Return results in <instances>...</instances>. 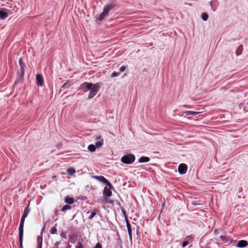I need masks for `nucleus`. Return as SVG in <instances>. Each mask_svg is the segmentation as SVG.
Masks as SVG:
<instances>
[{
    "instance_id": "nucleus-27",
    "label": "nucleus",
    "mask_w": 248,
    "mask_h": 248,
    "mask_svg": "<svg viewBox=\"0 0 248 248\" xmlns=\"http://www.w3.org/2000/svg\"><path fill=\"white\" fill-rule=\"evenodd\" d=\"M188 244H189V242H188V241H186V240H185V241L182 243V247L183 248H185L187 245H188Z\"/></svg>"
},
{
    "instance_id": "nucleus-14",
    "label": "nucleus",
    "mask_w": 248,
    "mask_h": 248,
    "mask_svg": "<svg viewBox=\"0 0 248 248\" xmlns=\"http://www.w3.org/2000/svg\"><path fill=\"white\" fill-rule=\"evenodd\" d=\"M30 212V208H29V206H28L24 209V213L22 215V217H23V218H26L27 217V216Z\"/></svg>"
},
{
    "instance_id": "nucleus-32",
    "label": "nucleus",
    "mask_w": 248,
    "mask_h": 248,
    "mask_svg": "<svg viewBox=\"0 0 248 248\" xmlns=\"http://www.w3.org/2000/svg\"><path fill=\"white\" fill-rule=\"evenodd\" d=\"M126 69V67L124 66H122L120 68V71L121 72H124L125 70Z\"/></svg>"
},
{
    "instance_id": "nucleus-22",
    "label": "nucleus",
    "mask_w": 248,
    "mask_h": 248,
    "mask_svg": "<svg viewBox=\"0 0 248 248\" xmlns=\"http://www.w3.org/2000/svg\"><path fill=\"white\" fill-rule=\"evenodd\" d=\"M71 208V206L68 204L64 205L62 208L61 209V211L62 212H64L67 210H69Z\"/></svg>"
},
{
    "instance_id": "nucleus-6",
    "label": "nucleus",
    "mask_w": 248,
    "mask_h": 248,
    "mask_svg": "<svg viewBox=\"0 0 248 248\" xmlns=\"http://www.w3.org/2000/svg\"><path fill=\"white\" fill-rule=\"evenodd\" d=\"M187 169V167L186 164L182 163L179 165L178 167V172L181 174L186 173Z\"/></svg>"
},
{
    "instance_id": "nucleus-21",
    "label": "nucleus",
    "mask_w": 248,
    "mask_h": 248,
    "mask_svg": "<svg viewBox=\"0 0 248 248\" xmlns=\"http://www.w3.org/2000/svg\"><path fill=\"white\" fill-rule=\"evenodd\" d=\"M103 143H104V140H99V141H97L95 143V145L97 148H100L101 146H102V145L103 144Z\"/></svg>"
},
{
    "instance_id": "nucleus-25",
    "label": "nucleus",
    "mask_w": 248,
    "mask_h": 248,
    "mask_svg": "<svg viewBox=\"0 0 248 248\" xmlns=\"http://www.w3.org/2000/svg\"><path fill=\"white\" fill-rule=\"evenodd\" d=\"M94 139L97 141L103 140L101 135H95L94 136Z\"/></svg>"
},
{
    "instance_id": "nucleus-1",
    "label": "nucleus",
    "mask_w": 248,
    "mask_h": 248,
    "mask_svg": "<svg viewBox=\"0 0 248 248\" xmlns=\"http://www.w3.org/2000/svg\"><path fill=\"white\" fill-rule=\"evenodd\" d=\"M81 89L84 92H87L90 90L88 98L91 99L97 93L100 89V85L98 83L93 84L92 83L85 82L80 85Z\"/></svg>"
},
{
    "instance_id": "nucleus-8",
    "label": "nucleus",
    "mask_w": 248,
    "mask_h": 248,
    "mask_svg": "<svg viewBox=\"0 0 248 248\" xmlns=\"http://www.w3.org/2000/svg\"><path fill=\"white\" fill-rule=\"evenodd\" d=\"M77 235L74 233H71L69 236V242L72 244H75L77 241Z\"/></svg>"
},
{
    "instance_id": "nucleus-28",
    "label": "nucleus",
    "mask_w": 248,
    "mask_h": 248,
    "mask_svg": "<svg viewBox=\"0 0 248 248\" xmlns=\"http://www.w3.org/2000/svg\"><path fill=\"white\" fill-rule=\"evenodd\" d=\"M76 248H84V247L81 243L78 242L76 246Z\"/></svg>"
},
{
    "instance_id": "nucleus-19",
    "label": "nucleus",
    "mask_w": 248,
    "mask_h": 248,
    "mask_svg": "<svg viewBox=\"0 0 248 248\" xmlns=\"http://www.w3.org/2000/svg\"><path fill=\"white\" fill-rule=\"evenodd\" d=\"M186 115H197L199 112L192 111H186L185 112Z\"/></svg>"
},
{
    "instance_id": "nucleus-5",
    "label": "nucleus",
    "mask_w": 248,
    "mask_h": 248,
    "mask_svg": "<svg viewBox=\"0 0 248 248\" xmlns=\"http://www.w3.org/2000/svg\"><path fill=\"white\" fill-rule=\"evenodd\" d=\"M93 177L95 179L107 185L110 188H113V186L111 184L104 176H93Z\"/></svg>"
},
{
    "instance_id": "nucleus-34",
    "label": "nucleus",
    "mask_w": 248,
    "mask_h": 248,
    "mask_svg": "<svg viewBox=\"0 0 248 248\" xmlns=\"http://www.w3.org/2000/svg\"><path fill=\"white\" fill-rule=\"evenodd\" d=\"M236 54L237 55H240V53H238V50H237L236 51Z\"/></svg>"
},
{
    "instance_id": "nucleus-17",
    "label": "nucleus",
    "mask_w": 248,
    "mask_h": 248,
    "mask_svg": "<svg viewBox=\"0 0 248 248\" xmlns=\"http://www.w3.org/2000/svg\"><path fill=\"white\" fill-rule=\"evenodd\" d=\"M97 147L95 145L90 144L88 146V149L91 152H93L95 151Z\"/></svg>"
},
{
    "instance_id": "nucleus-16",
    "label": "nucleus",
    "mask_w": 248,
    "mask_h": 248,
    "mask_svg": "<svg viewBox=\"0 0 248 248\" xmlns=\"http://www.w3.org/2000/svg\"><path fill=\"white\" fill-rule=\"evenodd\" d=\"M8 16V14L3 11H0V18L4 19Z\"/></svg>"
},
{
    "instance_id": "nucleus-18",
    "label": "nucleus",
    "mask_w": 248,
    "mask_h": 248,
    "mask_svg": "<svg viewBox=\"0 0 248 248\" xmlns=\"http://www.w3.org/2000/svg\"><path fill=\"white\" fill-rule=\"evenodd\" d=\"M43 238L42 237H38L37 238V247H42Z\"/></svg>"
},
{
    "instance_id": "nucleus-13",
    "label": "nucleus",
    "mask_w": 248,
    "mask_h": 248,
    "mask_svg": "<svg viewBox=\"0 0 248 248\" xmlns=\"http://www.w3.org/2000/svg\"><path fill=\"white\" fill-rule=\"evenodd\" d=\"M64 202L68 204H73L74 202V199L73 198L67 196L65 198Z\"/></svg>"
},
{
    "instance_id": "nucleus-7",
    "label": "nucleus",
    "mask_w": 248,
    "mask_h": 248,
    "mask_svg": "<svg viewBox=\"0 0 248 248\" xmlns=\"http://www.w3.org/2000/svg\"><path fill=\"white\" fill-rule=\"evenodd\" d=\"M37 84L40 86H43L44 85V78L41 75L37 74L36 76Z\"/></svg>"
},
{
    "instance_id": "nucleus-31",
    "label": "nucleus",
    "mask_w": 248,
    "mask_h": 248,
    "mask_svg": "<svg viewBox=\"0 0 248 248\" xmlns=\"http://www.w3.org/2000/svg\"><path fill=\"white\" fill-rule=\"evenodd\" d=\"M61 236L62 237V238H63L64 239L66 238V233L65 232H62L61 233Z\"/></svg>"
},
{
    "instance_id": "nucleus-24",
    "label": "nucleus",
    "mask_w": 248,
    "mask_h": 248,
    "mask_svg": "<svg viewBox=\"0 0 248 248\" xmlns=\"http://www.w3.org/2000/svg\"><path fill=\"white\" fill-rule=\"evenodd\" d=\"M208 16L206 13H203L202 15V18L203 21H206L208 19Z\"/></svg>"
},
{
    "instance_id": "nucleus-2",
    "label": "nucleus",
    "mask_w": 248,
    "mask_h": 248,
    "mask_svg": "<svg viewBox=\"0 0 248 248\" xmlns=\"http://www.w3.org/2000/svg\"><path fill=\"white\" fill-rule=\"evenodd\" d=\"M25 218L21 217L19 226V248H23V228Z\"/></svg>"
},
{
    "instance_id": "nucleus-20",
    "label": "nucleus",
    "mask_w": 248,
    "mask_h": 248,
    "mask_svg": "<svg viewBox=\"0 0 248 248\" xmlns=\"http://www.w3.org/2000/svg\"><path fill=\"white\" fill-rule=\"evenodd\" d=\"M67 172L69 175H73L75 173L76 170L74 169L71 168L67 170Z\"/></svg>"
},
{
    "instance_id": "nucleus-26",
    "label": "nucleus",
    "mask_w": 248,
    "mask_h": 248,
    "mask_svg": "<svg viewBox=\"0 0 248 248\" xmlns=\"http://www.w3.org/2000/svg\"><path fill=\"white\" fill-rule=\"evenodd\" d=\"M57 232V230L56 228L55 227H53L51 229L50 231V232L51 233V234H55Z\"/></svg>"
},
{
    "instance_id": "nucleus-9",
    "label": "nucleus",
    "mask_w": 248,
    "mask_h": 248,
    "mask_svg": "<svg viewBox=\"0 0 248 248\" xmlns=\"http://www.w3.org/2000/svg\"><path fill=\"white\" fill-rule=\"evenodd\" d=\"M110 189L109 188V187L108 188L107 187V186H105L104 188V190H103V195L104 196H106V197H110L112 195V192L110 190Z\"/></svg>"
},
{
    "instance_id": "nucleus-29",
    "label": "nucleus",
    "mask_w": 248,
    "mask_h": 248,
    "mask_svg": "<svg viewBox=\"0 0 248 248\" xmlns=\"http://www.w3.org/2000/svg\"><path fill=\"white\" fill-rule=\"evenodd\" d=\"M120 73H117V72H113L112 73V74H111V77H117L118 76H119L120 75Z\"/></svg>"
},
{
    "instance_id": "nucleus-3",
    "label": "nucleus",
    "mask_w": 248,
    "mask_h": 248,
    "mask_svg": "<svg viewBox=\"0 0 248 248\" xmlns=\"http://www.w3.org/2000/svg\"><path fill=\"white\" fill-rule=\"evenodd\" d=\"M115 7V5L113 3H110L106 5L103 10V12L101 13V14L100 15V16L99 17V20L100 21H102L103 20L105 16H108V12L113 9Z\"/></svg>"
},
{
    "instance_id": "nucleus-4",
    "label": "nucleus",
    "mask_w": 248,
    "mask_h": 248,
    "mask_svg": "<svg viewBox=\"0 0 248 248\" xmlns=\"http://www.w3.org/2000/svg\"><path fill=\"white\" fill-rule=\"evenodd\" d=\"M135 160V157L134 155L128 154L123 156L121 158V161L124 164H132Z\"/></svg>"
},
{
    "instance_id": "nucleus-10",
    "label": "nucleus",
    "mask_w": 248,
    "mask_h": 248,
    "mask_svg": "<svg viewBox=\"0 0 248 248\" xmlns=\"http://www.w3.org/2000/svg\"><path fill=\"white\" fill-rule=\"evenodd\" d=\"M248 245V242L246 240H240L237 243L236 246L238 248H244Z\"/></svg>"
},
{
    "instance_id": "nucleus-12",
    "label": "nucleus",
    "mask_w": 248,
    "mask_h": 248,
    "mask_svg": "<svg viewBox=\"0 0 248 248\" xmlns=\"http://www.w3.org/2000/svg\"><path fill=\"white\" fill-rule=\"evenodd\" d=\"M150 159L149 157L147 156H142L140 157L139 159V162L140 163H144L150 161Z\"/></svg>"
},
{
    "instance_id": "nucleus-35",
    "label": "nucleus",
    "mask_w": 248,
    "mask_h": 248,
    "mask_svg": "<svg viewBox=\"0 0 248 248\" xmlns=\"http://www.w3.org/2000/svg\"><path fill=\"white\" fill-rule=\"evenodd\" d=\"M60 146H61L60 145H58V148H59Z\"/></svg>"
},
{
    "instance_id": "nucleus-33",
    "label": "nucleus",
    "mask_w": 248,
    "mask_h": 248,
    "mask_svg": "<svg viewBox=\"0 0 248 248\" xmlns=\"http://www.w3.org/2000/svg\"><path fill=\"white\" fill-rule=\"evenodd\" d=\"M19 64L20 65L21 67V68H22V60L21 59H20L19 60Z\"/></svg>"
},
{
    "instance_id": "nucleus-11",
    "label": "nucleus",
    "mask_w": 248,
    "mask_h": 248,
    "mask_svg": "<svg viewBox=\"0 0 248 248\" xmlns=\"http://www.w3.org/2000/svg\"><path fill=\"white\" fill-rule=\"evenodd\" d=\"M126 226L128 230V235L129 236V238L130 239H132V229L131 227V225L130 223H129L127 219H126Z\"/></svg>"
},
{
    "instance_id": "nucleus-36",
    "label": "nucleus",
    "mask_w": 248,
    "mask_h": 248,
    "mask_svg": "<svg viewBox=\"0 0 248 248\" xmlns=\"http://www.w3.org/2000/svg\"><path fill=\"white\" fill-rule=\"evenodd\" d=\"M210 3V4L211 5H212V1H211Z\"/></svg>"
},
{
    "instance_id": "nucleus-15",
    "label": "nucleus",
    "mask_w": 248,
    "mask_h": 248,
    "mask_svg": "<svg viewBox=\"0 0 248 248\" xmlns=\"http://www.w3.org/2000/svg\"><path fill=\"white\" fill-rule=\"evenodd\" d=\"M90 213V215L89 216V217H88V219L89 220H91L93 218V217L96 215V210H94V211L91 212V213L90 212V211H88L87 212V214H89Z\"/></svg>"
},
{
    "instance_id": "nucleus-30",
    "label": "nucleus",
    "mask_w": 248,
    "mask_h": 248,
    "mask_svg": "<svg viewBox=\"0 0 248 248\" xmlns=\"http://www.w3.org/2000/svg\"><path fill=\"white\" fill-rule=\"evenodd\" d=\"M185 240H186V241H187L188 242L191 241L192 237L190 236H186L185 237Z\"/></svg>"
},
{
    "instance_id": "nucleus-23",
    "label": "nucleus",
    "mask_w": 248,
    "mask_h": 248,
    "mask_svg": "<svg viewBox=\"0 0 248 248\" xmlns=\"http://www.w3.org/2000/svg\"><path fill=\"white\" fill-rule=\"evenodd\" d=\"M219 238H220V239L221 240V241L223 242V243H226L229 238L227 237V236H225V235H220Z\"/></svg>"
},
{
    "instance_id": "nucleus-37",
    "label": "nucleus",
    "mask_w": 248,
    "mask_h": 248,
    "mask_svg": "<svg viewBox=\"0 0 248 248\" xmlns=\"http://www.w3.org/2000/svg\"><path fill=\"white\" fill-rule=\"evenodd\" d=\"M37 248H40V247H37Z\"/></svg>"
}]
</instances>
